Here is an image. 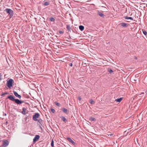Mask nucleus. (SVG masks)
<instances>
[{
  "mask_svg": "<svg viewBox=\"0 0 147 147\" xmlns=\"http://www.w3.org/2000/svg\"><path fill=\"white\" fill-rule=\"evenodd\" d=\"M7 98L11 101L14 102L18 105H20L22 103L25 102L24 100L22 101L18 99H15V96L12 95H10L8 96Z\"/></svg>",
  "mask_w": 147,
  "mask_h": 147,
  "instance_id": "1",
  "label": "nucleus"
},
{
  "mask_svg": "<svg viewBox=\"0 0 147 147\" xmlns=\"http://www.w3.org/2000/svg\"><path fill=\"white\" fill-rule=\"evenodd\" d=\"M9 14V18H12L14 14L13 11L11 9L6 8L4 11Z\"/></svg>",
  "mask_w": 147,
  "mask_h": 147,
  "instance_id": "2",
  "label": "nucleus"
},
{
  "mask_svg": "<svg viewBox=\"0 0 147 147\" xmlns=\"http://www.w3.org/2000/svg\"><path fill=\"white\" fill-rule=\"evenodd\" d=\"M14 82L13 80L11 79H10L9 80L7 81V84L8 87L9 88H10L12 86L13 83Z\"/></svg>",
  "mask_w": 147,
  "mask_h": 147,
  "instance_id": "3",
  "label": "nucleus"
},
{
  "mask_svg": "<svg viewBox=\"0 0 147 147\" xmlns=\"http://www.w3.org/2000/svg\"><path fill=\"white\" fill-rule=\"evenodd\" d=\"M40 115L38 113H35L34 115H33L32 119L33 120L35 121H37L38 120L37 118H39Z\"/></svg>",
  "mask_w": 147,
  "mask_h": 147,
  "instance_id": "4",
  "label": "nucleus"
},
{
  "mask_svg": "<svg viewBox=\"0 0 147 147\" xmlns=\"http://www.w3.org/2000/svg\"><path fill=\"white\" fill-rule=\"evenodd\" d=\"M40 138V136L39 135H36L33 140V142L34 143H35L36 141H37Z\"/></svg>",
  "mask_w": 147,
  "mask_h": 147,
  "instance_id": "5",
  "label": "nucleus"
},
{
  "mask_svg": "<svg viewBox=\"0 0 147 147\" xmlns=\"http://www.w3.org/2000/svg\"><path fill=\"white\" fill-rule=\"evenodd\" d=\"M9 144V142L7 140H5L3 141V147H6Z\"/></svg>",
  "mask_w": 147,
  "mask_h": 147,
  "instance_id": "6",
  "label": "nucleus"
},
{
  "mask_svg": "<svg viewBox=\"0 0 147 147\" xmlns=\"http://www.w3.org/2000/svg\"><path fill=\"white\" fill-rule=\"evenodd\" d=\"M37 121H38L37 124L39 125L40 127L41 128L40 125H42L43 124L42 120L41 119H39Z\"/></svg>",
  "mask_w": 147,
  "mask_h": 147,
  "instance_id": "7",
  "label": "nucleus"
},
{
  "mask_svg": "<svg viewBox=\"0 0 147 147\" xmlns=\"http://www.w3.org/2000/svg\"><path fill=\"white\" fill-rule=\"evenodd\" d=\"M13 92L14 95L16 97H17L20 99L21 98V96L17 92L13 91Z\"/></svg>",
  "mask_w": 147,
  "mask_h": 147,
  "instance_id": "8",
  "label": "nucleus"
},
{
  "mask_svg": "<svg viewBox=\"0 0 147 147\" xmlns=\"http://www.w3.org/2000/svg\"><path fill=\"white\" fill-rule=\"evenodd\" d=\"M66 28L67 29L68 32H71V28L72 27V26H71L70 24H68L66 25Z\"/></svg>",
  "mask_w": 147,
  "mask_h": 147,
  "instance_id": "9",
  "label": "nucleus"
},
{
  "mask_svg": "<svg viewBox=\"0 0 147 147\" xmlns=\"http://www.w3.org/2000/svg\"><path fill=\"white\" fill-rule=\"evenodd\" d=\"M67 139L73 144L74 145L75 144V143L71 139V138L68 137L67 138Z\"/></svg>",
  "mask_w": 147,
  "mask_h": 147,
  "instance_id": "10",
  "label": "nucleus"
},
{
  "mask_svg": "<svg viewBox=\"0 0 147 147\" xmlns=\"http://www.w3.org/2000/svg\"><path fill=\"white\" fill-rule=\"evenodd\" d=\"M120 25L123 27L127 28L128 26V24L124 22H121L120 23Z\"/></svg>",
  "mask_w": 147,
  "mask_h": 147,
  "instance_id": "11",
  "label": "nucleus"
},
{
  "mask_svg": "<svg viewBox=\"0 0 147 147\" xmlns=\"http://www.w3.org/2000/svg\"><path fill=\"white\" fill-rule=\"evenodd\" d=\"M22 113L23 115H25L26 114V111L27 110V109L25 107L22 108Z\"/></svg>",
  "mask_w": 147,
  "mask_h": 147,
  "instance_id": "12",
  "label": "nucleus"
},
{
  "mask_svg": "<svg viewBox=\"0 0 147 147\" xmlns=\"http://www.w3.org/2000/svg\"><path fill=\"white\" fill-rule=\"evenodd\" d=\"M98 14L100 17L102 18H104L105 16V15L100 11H98Z\"/></svg>",
  "mask_w": 147,
  "mask_h": 147,
  "instance_id": "13",
  "label": "nucleus"
},
{
  "mask_svg": "<svg viewBox=\"0 0 147 147\" xmlns=\"http://www.w3.org/2000/svg\"><path fill=\"white\" fill-rule=\"evenodd\" d=\"M70 45V44L69 43L65 42V49H68V47H67L68 46H69V45Z\"/></svg>",
  "mask_w": 147,
  "mask_h": 147,
  "instance_id": "14",
  "label": "nucleus"
},
{
  "mask_svg": "<svg viewBox=\"0 0 147 147\" xmlns=\"http://www.w3.org/2000/svg\"><path fill=\"white\" fill-rule=\"evenodd\" d=\"M123 98H119L116 99L115 100L116 102H120L122 100Z\"/></svg>",
  "mask_w": 147,
  "mask_h": 147,
  "instance_id": "15",
  "label": "nucleus"
},
{
  "mask_svg": "<svg viewBox=\"0 0 147 147\" xmlns=\"http://www.w3.org/2000/svg\"><path fill=\"white\" fill-rule=\"evenodd\" d=\"M89 120L91 121H96V119L92 117L90 118Z\"/></svg>",
  "mask_w": 147,
  "mask_h": 147,
  "instance_id": "16",
  "label": "nucleus"
},
{
  "mask_svg": "<svg viewBox=\"0 0 147 147\" xmlns=\"http://www.w3.org/2000/svg\"><path fill=\"white\" fill-rule=\"evenodd\" d=\"M79 29L81 31H83L84 29V27L82 25H80L79 26Z\"/></svg>",
  "mask_w": 147,
  "mask_h": 147,
  "instance_id": "17",
  "label": "nucleus"
},
{
  "mask_svg": "<svg viewBox=\"0 0 147 147\" xmlns=\"http://www.w3.org/2000/svg\"><path fill=\"white\" fill-rule=\"evenodd\" d=\"M124 18H125L126 19H130L131 20H133V18L131 17H128L127 16H125L124 17Z\"/></svg>",
  "mask_w": 147,
  "mask_h": 147,
  "instance_id": "18",
  "label": "nucleus"
},
{
  "mask_svg": "<svg viewBox=\"0 0 147 147\" xmlns=\"http://www.w3.org/2000/svg\"><path fill=\"white\" fill-rule=\"evenodd\" d=\"M70 59L69 58L67 59V60H65V63H66L68 64L69 65V63L70 60Z\"/></svg>",
  "mask_w": 147,
  "mask_h": 147,
  "instance_id": "19",
  "label": "nucleus"
},
{
  "mask_svg": "<svg viewBox=\"0 0 147 147\" xmlns=\"http://www.w3.org/2000/svg\"><path fill=\"white\" fill-rule=\"evenodd\" d=\"M90 102L91 104H92V105L94 104L95 103V102L94 101V100L92 99H91L90 100Z\"/></svg>",
  "mask_w": 147,
  "mask_h": 147,
  "instance_id": "20",
  "label": "nucleus"
},
{
  "mask_svg": "<svg viewBox=\"0 0 147 147\" xmlns=\"http://www.w3.org/2000/svg\"><path fill=\"white\" fill-rule=\"evenodd\" d=\"M108 71L110 74L112 73L113 72V71L110 68L108 69Z\"/></svg>",
  "mask_w": 147,
  "mask_h": 147,
  "instance_id": "21",
  "label": "nucleus"
},
{
  "mask_svg": "<svg viewBox=\"0 0 147 147\" xmlns=\"http://www.w3.org/2000/svg\"><path fill=\"white\" fill-rule=\"evenodd\" d=\"M142 31L143 33L145 35H146L147 34V32L144 30H142Z\"/></svg>",
  "mask_w": 147,
  "mask_h": 147,
  "instance_id": "22",
  "label": "nucleus"
},
{
  "mask_svg": "<svg viewBox=\"0 0 147 147\" xmlns=\"http://www.w3.org/2000/svg\"><path fill=\"white\" fill-rule=\"evenodd\" d=\"M51 146L52 147H54V141H53V139H52V141H51Z\"/></svg>",
  "mask_w": 147,
  "mask_h": 147,
  "instance_id": "23",
  "label": "nucleus"
},
{
  "mask_svg": "<svg viewBox=\"0 0 147 147\" xmlns=\"http://www.w3.org/2000/svg\"><path fill=\"white\" fill-rule=\"evenodd\" d=\"M49 5V3L48 2H45L44 3V5H45V6H47V5Z\"/></svg>",
  "mask_w": 147,
  "mask_h": 147,
  "instance_id": "24",
  "label": "nucleus"
},
{
  "mask_svg": "<svg viewBox=\"0 0 147 147\" xmlns=\"http://www.w3.org/2000/svg\"><path fill=\"white\" fill-rule=\"evenodd\" d=\"M55 104L57 106L59 107L61 105L60 104L56 102H55Z\"/></svg>",
  "mask_w": 147,
  "mask_h": 147,
  "instance_id": "25",
  "label": "nucleus"
},
{
  "mask_svg": "<svg viewBox=\"0 0 147 147\" xmlns=\"http://www.w3.org/2000/svg\"><path fill=\"white\" fill-rule=\"evenodd\" d=\"M50 20L51 21L54 22L55 21V19L53 18H50Z\"/></svg>",
  "mask_w": 147,
  "mask_h": 147,
  "instance_id": "26",
  "label": "nucleus"
},
{
  "mask_svg": "<svg viewBox=\"0 0 147 147\" xmlns=\"http://www.w3.org/2000/svg\"><path fill=\"white\" fill-rule=\"evenodd\" d=\"M60 117L62 119V120L64 122V117L62 115H61L60 116Z\"/></svg>",
  "mask_w": 147,
  "mask_h": 147,
  "instance_id": "27",
  "label": "nucleus"
},
{
  "mask_svg": "<svg viewBox=\"0 0 147 147\" xmlns=\"http://www.w3.org/2000/svg\"><path fill=\"white\" fill-rule=\"evenodd\" d=\"M9 93L8 92H6L5 93H3L1 94V96H3L5 95L6 94H8Z\"/></svg>",
  "mask_w": 147,
  "mask_h": 147,
  "instance_id": "28",
  "label": "nucleus"
},
{
  "mask_svg": "<svg viewBox=\"0 0 147 147\" xmlns=\"http://www.w3.org/2000/svg\"><path fill=\"white\" fill-rule=\"evenodd\" d=\"M51 111L53 113H55V110L54 109H51Z\"/></svg>",
  "mask_w": 147,
  "mask_h": 147,
  "instance_id": "29",
  "label": "nucleus"
},
{
  "mask_svg": "<svg viewBox=\"0 0 147 147\" xmlns=\"http://www.w3.org/2000/svg\"><path fill=\"white\" fill-rule=\"evenodd\" d=\"M69 111L66 109H65V113H68Z\"/></svg>",
  "mask_w": 147,
  "mask_h": 147,
  "instance_id": "30",
  "label": "nucleus"
},
{
  "mask_svg": "<svg viewBox=\"0 0 147 147\" xmlns=\"http://www.w3.org/2000/svg\"><path fill=\"white\" fill-rule=\"evenodd\" d=\"M107 135L108 136L111 137L113 135V134L109 133V134H108Z\"/></svg>",
  "mask_w": 147,
  "mask_h": 147,
  "instance_id": "31",
  "label": "nucleus"
},
{
  "mask_svg": "<svg viewBox=\"0 0 147 147\" xmlns=\"http://www.w3.org/2000/svg\"><path fill=\"white\" fill-rule=\"evenodd\" d=\"M66 54H65V60H67V59H68V57H67V56H66Z\"/></svg>",
  "mask_w": 147,
  "mask_h": 147,
  "instance_id": "32",
  "label": "nucleus"
},
{
  "mask_svg": "<svg viewBox=\"0 0 147 147\" xmlns=\"http://www.w3.org/2000/svg\"><path fill=\"white\" fill-rule=\"evenodd\" d=\"M59 33L60 34H63L64 33V32L63 31H59Z\"/></svg>",
  "mask_w": 147,
  "mask_h": 147,
  "instance_id": "33",
  "label": "nucleus"
},
{
  "mask_svg": "<svg viewBox=\"0 0 147 147\" xmlns=\"http://www.w3.org/2000/svg\"><path fill=\"white\" fill-rule=\"evenodd\" d=\"M69 65L71 67H72L73 65V64L72 63H69Z\"/></svg>",
  "mask_w": 147,
  "mask_h": 147,
  "instance_id": "34",
  "label": "nucleus"
},
{
  "mask_svg": "<svg viewBox=\"0 0 147 147\" xmlns=\"http://www.w3.org/2000/svg\"><path fill=\"white\" fill-rule=\"evenodd\" d=\"M81 99H82L80 97H78V100L79 101H81Z\"/></svg>",
  "mask_w": 147,
  "mask_h": 147,
  "instance_id": "35",
  "label": "nucleus"
},
{
  "mask_svg": "<svg viewBox=\"0 0 147 147\" xmlns=\"http://www.w3.org/2000/svg\"><path fill=\"white\" fill-rule=\"evenodd\" d=\"M2 76V75H1V74H0V80H1V77Z\"/></svg>",
  "mask_w": 147,
  "mask_h": 147,
  "instance_id": "36",
  "label": "nucleus"
},
{
  "mask_svg": "<svg viewBox=\"0 0 147 147\" xmlns=\"http://www.w3.org/2000/svg\"><path fill=\"white\" fill-rule=\"evenodd\" d=\"M62 109L63 112H64V108H63Z\"/></svg>",
  "mask_w": 147,
  "mask_h": 147,
  "instance_id": "37",
  "label": "nucleus"
},
{
  "mask_svg": "<svg viewBox=\"0 0 147 147\" xmlns=\"http://www.w3.org/2000/svg\"><path fill=\"white\" fill-rule=\"evenodd\" d=\"M65 122L66 121H67V120L65 118Z\"/></svg>",
  "mask_w": 147,
  "mask_h": 147,
  "instance_id": "38",
  "label": "nucleus"
},
{
  "mask_svg": "<svg viewBox=\"0 0 147 147\" xmlns=\"http://www.w3.org/2000/svg\"><path fill=\"white\" fill-rule=\"evenodd\" d=\"M137 58L136 57H135V59H137Z\"/></svg>",
  "mask_w": 147,
  "mask_h": 147,
  "instance_id": "39",
  "label": "nucleus"
},
{
  "mask_svg": "<svg viewBox=\"0 0 147 147\" xmlns=\"http://www.w3.org/2000/svg\"><path fill=\"white\" fill-rule=\"evenodd\" d=\"M66 41H67V40H66Z\"/></svg>",
  "mask_w": 147,
  "mask_h": 147,
  "instance_id": "40",
  "label": "nucleus"
},
{
  "mask_svg": "<svg viewBox=\"0 0 147 147\" xmlns=\"http://www.w3.org/2000/svg\"><path fill=\"white\" fill-rule=\"evenodd\" d=\"M25 104H28L26 103Z\"/></svg>",
  "mask_w": 147,
  "mask_h": 147,
  "instance_id": "41",
  "label": "nucleus"
},
{
  "mask_svg": "<svg viewBox=\"0 0 147 147\" xmlns=\"http://www.w3.org/2000/svg\"><path fill=\"white\" fill-rule=\"evenodd\" d=\"M31 147V146H30V147L29 146V147Z\"/></svg>",
  "mask_w": 147,
  "mask_h": 147,
  "instance_id": "42",
  "label": "nucleus"
}]
</instances>
